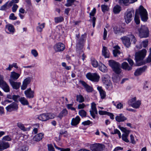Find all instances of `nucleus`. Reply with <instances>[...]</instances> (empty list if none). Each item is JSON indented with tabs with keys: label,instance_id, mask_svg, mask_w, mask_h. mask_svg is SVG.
<instances>
[{
	"label": "nucleus",
	"instance_id": "1",
	"mask_svg": "<svg viewBox=\"0 0 151 151\" xmlns=\"http://www.w3.org/2000/svg\"><path fill=\"white\" fill-rule=\"evenodd\" d=\"M138 14L140 15L142 20L144 22L147 21L148 18L147 13L146 9L142 6H140L139 9L137 10L135 12L134 20L137 24L140 23L139 17Z\"/></svg>",
	"mask_w": 151,
	"mask_h": 151
},
{
	"label": "nucleus",
	"instance_id": "2",
	"mask_svg": "<svg viewBox=\"0 0 151 151\" xmlns=\"http://www.w3.org/2000/svg\"><path fill=\"white\" fill-rule=\"evenodd\" d=\"M146 53L147 51L145 49L135 53V58L137 65L140 66L145 63V62L143 60L146 55Z\"/></svg>",
	"mask_w": 151,
	"mask_h": 151
},
{
	"label": "nucleus",
	"instance_id": "3",
	"mask_svg": "<svg viewBox=\"0 0 151 151\" xmlns=\"http://www.w3.org/2000/svg\"><path fill=\"white\" fill-rule=\"evenodd\" d=\"M138 35L141 38H146L149 35V30L147 27L144 25H141L138 29Z\"/></svg>",
	"mask_w": 151,
	"mask_h": 151
},
{
	"label": "nucleus",
	"instance_id": "4",
	"mask_svg": "<svg viewBox=\"0 0 151 151\" xmlns=\"http://www.w3.org/2000/svg\"><path fill=\"white\" fill-rule=\"evenodd\" d=\"M12 139L9 135H6L3 137L2 140H0V150H3L6 149L9 147L10 145L9 142H6L2 140L9 141Z\"/></svg>",
	"mask_w": 151,
	"mask_h": 151
},
{
	"label": "nucleus",
	"instance_id": "5",
	"mask_svg": "<svg viewBox=\"0 0 151 151\" xmlns=\"http://www.w3.org/2000/svg\"><path fill=\"white\" fill-rule=\"evenodd\" d=\"M109 66L116 73L119 74L121 73V65L119 63L112 60H109Z\"/></svg>",
	"mask_w": 151,
	"mask_h": 151
},
{
	"label": "nucleus",
	"instance_id": "6",
	"mask_svg": "<svg viewBox=\"0 0 151 151\" xmlns=\"http://www.w3.org/2000/svg\"><path fill=\"white\" fill-rule=\"evenodd\" d=\"M134 12L133 10L128 9L125 12L124 19L125 22L127 24L129 23L132 19L134 15Z\"/></svg>",
	"mask_w": 151,
	"mask_h": 151
},
{
	"label": "nucleus",
	"instance_id": "7",
	"mask_svg": "<svg viewBox=\"0 0 151 151\" xmlns=\"http://www.w3.org/2000/svg\"><path fill=\"white\" fill-rule=\"evenodd\" d=\"M102 81L107 89L110 90L112 89V84L110 81V77L108 75L103 76L102 78Z\"/></svg>",
	"mask_w": 151,
	"mask_h": 151
},
{
	"label": "nucleus",
	"instance_id": "8",
	"mask_svg": "<svg viewBox=\"0 0 151 151\" xmlns=\"http://www.w3.org/2000/svg\"><path fill=\"white\" fill-rule=\"evenodd\" d=\"M86 77L88 79L95 82H98L100 78L99 75L96 73H88L86 74Z\"/></svg>",
	"mask_w": 151,
	"mask_h": 151
},
{
	"label": "nucleus",
	"instance_id": "9",
	"mask_svg": "<svg viewBox=\"0 0 151 151\" xmlns=\"http://www.w3.org/2000/svg\"><path fill=\"white\" fill-rule=\"evenodd\" d=\"M136 98L135 97L132 98L128 101L129 105L134 108H139L141 104V101L139 100L136 101Z\"/></svg>",
	"mask_w": 151,
	"mask_h": 151
},
{
	"label": "nucleus",
	"instance_id": "10",
	"mask_svg": "<svg viewBox=\"0 0 151 151\" xmlns=\"http://www.w3.org/2000/svg\"><path fill=\"white\" fill-rule=\"evenodd\" d=\"M119 129L124 133L122 134V139L123 140L126 142H129V141L128 139V137L130 133V131L127 129L126 128L120 126H119Z\"/></svg>",
	"mask_w": 151,
	"mask_h": 151
},
{
	"label": "nucleus",
	"instance_id": "11",
	"mask_svg": "<svg viewBox=\"0 0 151 151\" xmlns=\"http://www.w3.org/2000/svg\"><path fill=\"white\" fill-rule=\"evenodd\" d=\"M86 37V34H84L81 35L80 39L79 40L77 44V49L78 50L82 49L84 45V43L85 42Z\"/></svg>",
	"mask_w": 151,
	"mask_h": 151
},
{
	"label": "nucleus",
	"instance_id": "12",
	"mask_svg": "<svg viewBox=\"0 0 151 151\" xmlns=\"http://www.w3.org/2000/svg\"><path fill=\"white\" fill-rule=\"evenodd\" d=\"M104 145L99 143H95L91 145L90 148L92 151H102Z\"/></svg>",
	"mask_w": 151,
	"mask_h": 151
},
{
	"label": "nucleus",
	"instance_id": "13",
	"mask_svg": "<svg viewBox=\"0 0 151 151\" xmlns=\"http://www.w3.org/2000/svg\"><path fill=\"white\" fill-rule=\"evenodd\" d=\"M96 104L94 102H93L91 103V110L90 111V114L93 119L95 118L96 115L95 114H98V111L96 108Z\"/></svg>",
	"mask_w": 151,
	"mask_h": 151
},
{
	"label": "nucleus",
	"instance_id": "14",
	"mask_svg": "<svg viewBox=\"0 0 151 151\" xmlns=\"http://www.w3.org/2000/svg\"><path fill=\"white\" fill-rule=\"evenodd\" d=\"M18 106L16 103L13 102L6 107V109L7 112H11L17 109Z\"/></svg>",
	"mask_w": 151,
	"mask_h": 151
},
{
	"label": "nucleus",
	"instance_id": "15",
	"mask_svg": "<svg viewBox=\"0 0 151 151\" xmlns=\"http://www.w3.org/2000/svg\"><path fill=\"white\" fill-rule=\"evenodd\" d=\"M65 48L64 45L60 42L56 44L54 46V49L56 52L62 51L64 50Z\"/></svg>",
	"mask_w": 151,
	"mask_h": 151
},
{
	"label": "nucleus",
	"instance_id": "16",
	"mask_svg": "<svg viewBox=\"0 0 151 151\" xmlns=\"http://www.w3.org/2000/svg\"><path fill=\"white\" fill-rule=\"evenodd\" d=\"M123 44L127 47L129 48L131 45L130 37H129L124 36L121 38Z\"/></svg>",
	"mask_w": 151,
	"mask_h": 151
},
{
	"label": "nucleus",
	"instance_id": "17",
	"mask_svg": "<svg viewBox=\"0 0 151 151\" xmlns=\"http://www.w3.org/2000/svg\"><path fill=\"white\" fill-rule=\"evenodd\" d=\"M24 93L26 97L28 98L32 99L34 97V92L32 91L31 88H29L25 91Z\"/></svg>",
	"mask_w": 151,
	"mask_h": 151
},
{
	"label": "nucleus",
	"instance_id": "18",
	"mask_svg": "<svg viewBox=\"0 0 151 151\" xmlns=\"http://www.w3.org/2000/svg\"><path fill=\"white\" fill-rule=\"evenodd\" d=\"M80 83L82 84L88 92H91L93 89L92 87L88 85L85 82L83 81H80Z\"/></svg>",
	"mask_w": 151,
	"mask_h": 151
},
{
	"label": "nucleus",
	"instance_id": "19",
	"mask_svg": "<svg viewBox=\"0 0 151 151\" xmlns=\"http://www.w3.org/2000/svg\"><path fill=\"white\" fill-rule=\"evenodd\" d=\"M31 78L30 77H27L24 79L23 82V83L21 86V88L22 90H25L27 87V85L31 82Z\"/></svg>",
	"mask_w": 151,
	"mask_h": 151
},
{
	"label": "nucleus",
	"instance_id": "20",
	"mask_svg": "<svg viewBox=\"0 0 151 151\" xmlns=\"http://www.w3.org/2000/svg\"><path fill=\"white\" fill-rule=\"evenodd\" d=\"M10 83L13 88L18 89L20 87L21 83L14 81L10 79L9 80Z\"/></svg>",
	"mask_w": 151,
	"mask_h": 151
},
{
	"label": "nucleus",
	"instance_id": "21",
	"mask_svg": "<svg viewBox=\"0 0 151 151\" xmlns=\"http://www.w3.org/2000/svg\"><path fill=\"white\" fill-rule=\"evenodd\" d=\"M146 68V67L144 66L142 68H140L137 69L134 73V75L136 76H138L141 75L145 71Z\"/></svg>",
	"mask_w": 151,
	"mask_h": 151
},
{
	"label": "nucleus",
	"instance_id": "22",
	"mask_svg": "<svg viewBox=\"0 0 151 151\" xmlns=\"http://www.w3.org/2000/svg\"><path fill=\"white\" fill-rule=\"evenodd\" d=\"M116 120L118 122H123L127 119V118L122 114H120L115 117Z\"/></svg>",
	"mask_w": 151,
	"mask_h": 151
},
{
	"label": "nucleus",
	"instance_id": "23",
	"mask_svg": "<svg viewBox=\"0 0 151 151\" xmlns=\"http://www.w3.org/2000/svg\"><path fill=\"white\" fill-rule=\"evenodd\" d=\"M114 32L116 34H120L124 32V28L122 27H114L113 28Z\"/></svg>",
	"mask_w": 151,
	"mask_h": 151
},
{
	"label": "nucleus",
	"instance_id": "24",
	"mask_svg": "<svg viewBox=\"0 0 151 151\" xmlns=\"http://www.w3.org/2000/svg\"><path fill=\"white\" fill-rule=\"evenodd\" d=\"M102 52V55L105 58H109V52L106 47L103 46Z\"/></svg>",
	"mask_w": 151,
	"mask_h": 151
},
{
	"label": "nucleus",
	"instance_id": "25",
	"mask_svg": "<svg viewBox=\"0 0 151 151\" xmlns=\"http://www.w3.org/2000/svg\"><path fill=\"white\" fill-rule=\"evenodd\" d=\"M0 87H1L5 92H8L10 91L9 87L5 81L1 85Z\"/></svg>",
	"mask_w": 151,
	"mask_h": 151
},
{
	"label": "nucleus",
	"instance_id": "26",
	"mask_svg": "<svg viewBox=\"0 0 151 151\" xmlns=\"http://www.w3.org/2000/svg\"><path fill=\"white\" fill-rule=\"evenodd\" d=\"M97 89L99 91L101 99H104L106 96V93L103 90L101 86H98L97 87Z\"/></svg>",
	"mask_w": 151,
	"mask_h": 151
},
{
	"label": "nucleus",
	"instance_id": "27",
	"mask_svg": "<svg viewBox=\"0 0 151 151\" xmlns=\"http://www.w3.org/2000/svg\"><path fill=\"white\" fill-rule=\"evenodd\" d=\"M28 150V147L25 145L21 144L16 151H27Z\"/></svg>",
	"mask_w": 151,
	"mask_h": 151
},
{
	"label": "nucleus",
	"instance_id": "28",
	"mask_svg": "<svg viewBox=\"0 0 151 151\" xmlns=\"http://www.w3.org/2000/svg\"><path fill=\"white\" fill-rule=\"evenodd\" d=\"M20 76V74L17 73L14 71L11 73L10 77L11 79H12L14 80H17Z\"/></svg>",
	"mask_w": 151,
	"mask_h": 151
},
{
	"label": "nucleus",
	"instance_id": "29",
	"mask_svg": "<svg viewBox=\"0 0 151 151\" xmlns=\"http://www.w3.org/2000/svg\"><path fill=\"white\" fill-rule=\"evenodd\" d=\"M81 120L80 118L78 116H76L75 118L72 119L71 124L73 126H76L78 124Z\"/></svg>",
	"mask_w": 151,
	"mask_h": 151
},
{
	"label": "nucleus",
	"instance_id": "30",
	"mask_svg": "<svg viewBox=\"0 0 151 151\" xmlns=\"http://www.w3.org/2000/svg\"><path fill=\"white\" fill-rule=\"evenodd\" d=\"M44 134L42 133H40L35 135L33 137L34 140L36 141H40L42 138Z\"/></svg>",
	"mask_w": 151,
	"mask_h": 151
},
{
	"label": "nucleus",
	"instance_id": "31",
	"mask_svg": "<svg viewBox=\"0 0 151 151\" xmlns=\"http://www.w3.org/2000/svg\"><path fill=\"white\" fill-rule=\"evenodd\" d=\"M6 30H8L11 33H13L15 31V29L13 26L10 24L6 25Z\"/></svg>",
	"mask_w": 151,
	"mask_h": 151
},
{
	"label": "nucleus",
	"instance_id": "32",
	"mask_svg": "<svg viewBox=\"0 0 151 151\" xmlns=\"http://www.w3.org/2000/svg\"><path fill=\"white\" fill-rule=\"evenodd\" d=\"M122 68L125 70H132L131 66L129 65L126 62H124L122 64Z\"/></svg>",
	"mask_w": 151,
	"mask_h": 151
},
{
	"label": "nucleus",
	"instance_id": "33",
	"mask_svg": "<svg viewBox=\"0 0 151 151\" xmlns=\"http://www.w3.org/2000/svg\"><path fill=\"white\" fill-rule=\"evenodd\" d=\"M40 120L42 121H46L48 120L47 113H44L40 114L38 117Z\"/></svg>",
	"mask_w": 151,
	"mask_h": 151
},
{
	"label": "nucleus",
	"instance_id": "34",
	"mask_svg": "<svg viewBox=\"0 0 151 151\" xmlns=\"http://www.w3.org/2000/svg\"><path fill=\"white\" fill-rule=\"evenodd\" d=\"M19 100L23 105H27L29 104L28 100L24 97H21L19 99Z\"/></svg>",
	"mask_w": 151,
	"mask_h": 151
},
{
	"label": "nucleus",
	"instance_id": "35",
	"mask_svg": "<svg viewBox=\"0 0 151 151\" xmlns=\"http://www.w3.org/2000/svg\"><path fill=\"white\" fill-rule=\"evenodd\" d=\"M68 114V111L65 109H64L59 114L58 117L61 119L62 118Z\"/></svg>",
	"mask_w": 151,
	"mask_h": 151
},
{
	"label": "nucleus",
	"instance_id": "36",
	"mask_svg": "<svg viewBox=\"0 0 151 151\" xmlns=\"http://www.w3.org/2000/svg\"><path fill=\"white\" fill-rule=\"evenodd\" d=\"M121 10V7L118 5H116L113 8V12L114 13L117 14L119 13Z\"/></svg>",
	"mask_w": 151,
	"mask_h": 151
},
{
	"label": "nucleus",
	"instance_id": "37",
	"mask_svg": "<svg viewBox=\"0 0 151 151\" xmlns=\"http://www.w3.org/2000/svg\"><path fill=\"white\" fill-rule=\"evenodd\" d=\"M114 48L115 49L113 50V54L114 56L116 57L120 53V51L118 50V49H120V48L119 46H116Z\"/></svg>",
	"mask_w": 151,
	"mask_h": 151
},
{
	"label": "nucleus",
	"instance_id": "38",
	"mask_svg": "<svg viewBox=\"0 0 151 151\" xmlns=\"http://www.w3.org/2000/svg\"><path fill=\"white\" fill-rule=\"evenodd\" d=\"M99 69L100 71L103 72H105L107 70L106 67L102 63L99 65Z\"/></svg>",
	"mask_w": 151,
	"mask_h": 151
},
{
	"label": "nucleus",
	"instance_id": "39",
	"mask_svg": "<svg viewBox=\"0 0 151 151\" xmlns=\"http://www.w3.org/2000/svg\"><path fill=\"white\" fill-rule=\"evenodd\" d=\"M76 100L79 103H82L84 101L83 97L81 95H78L76 96Z\"/></svg>",
	"mask_w": 151,
	"mask_h": 151
},
{
	"label": "nucleus",
	"instance_id": "40",
	"mask_svg": "<svg viewBox=\"0 0 151 151\" xmlns=\"http://www.w3.org/2000/svg\"><path fill=\"white\" fill-rule=\"evenodd\" d=\"M56 23L60 22L64 20L63 18L61 16L56 17L54 19Z\"/></svg>",
	"mask_w": 151,
	"mask_h": 151
},
{
	"label": "nucleus",
	"instance_id": "41",
	"mask_svg": "<svg viewBox=\"0 0 151 151\" xmlns=\"http://www.w3.org/2000/svg\"><path fill=\"white\" fill-rule=\"evenodd\" d=\"M91 63L92 66L94 68H96L98 66V62L94 58L91 59Z\"/></svg>",
	"mask_w": 151,
	"mask_h": 151
},
{
	"label": "nucleus",
	"instance_id": "42",
	"mask_svg": "<svg viewBox=\"0 0 151 151\" xmlns=\"http://www.w3.org/2000/svg\"><path fill=\"white\" fill-rule=\"evenodd\" d=\"M17 124L18 127H19L22 130H23L24 131H27V128H25L24 125L23 124L20 123H17Z\"/></svg>",
	"mask_w": 151,
	"mask_h": 151
},
{
	"label": "nucleus",
	"instance_id": "43",
	"mask_svg": "<svg viewBox=\"0 0 151 151\" xmlns=\"http://www.w3.org/2000/svg\"><path fill=\"white\" fill-rule=\"evenodd\" d=\"M45 24L42 23L37 27V30L39 32H41L42 29L45 27Z\"/></svg>",
	"mask_w": 151,
	"mask_h": 151
},
{
	"label": "nucleus",
	"instance_id": "44",
	"mask_svg": "<svg viewBox=\"0 0 151 151\" xmlns=\"http://www.w3.org/2000/svg\"><path fill=\"white\" fill-rule=\"evenodd\" d=\"M102 11L103 12H105L106 11L108 10L109 8L107 5H102L101 6Z\"/></svg>",
	"mask_w": 151,
	"mask_h": 151
},
{
	"label": "nucleus",
	"instance_id": "45",
	"mask_svg": "<svg viewBox=\"0 0 151 151\" xmlns=\"http://www.w3.org/2000/svg\"><path fill=\"white\" fill-rule=\"evenodd\" d=\"M79 114L82 117H85L86 116V113L83 110H81L79 111Z\"/></svg>",
	"mask_w": 151,
	"mask_h": 151
},
{
	"label": "nucleus",
	"instance_id": "46",
	"mask_svg": "<svg viewBox=\"0 0 151 151\" xmlns=\"http://www.w3.org/2000/svg\"><path fill=\"white\" fill-rule=\"evenodd\" d=\"M76 0H67L66 4H65V6H71L72 4Z\"/></svg>",
	"mask_w": 151,
	"mask_h": 151
},
{
	"label": "nucleus",
	"instance_id": "47",
	"mask_svg": "<svg viewBox=\"0 0 151 151\" xmlns=\"http://www.w3.org/2000/svg\"><path fill=\"white\" fill-rule=\"evenodd\" d=\"M47 114L48 120L50 119H53L55 116V115L54 114L52 113H47Z\"/></svg>",
	"mask_w": 151,
	"mask_h": 151
},
{
	"label": "nucleus",
	"instance_id": "48",
	"mask_svg": "<svg viewBox=\"0 0 151 151\" xmlns=\"http://www.w3.org/2000/svg\"><path fill=\"white\" fill-rule=\"evenodd\" d=\"M128 36L129 37L130 39H131L132 41L133 42L134 44H135L137 40L134 36L132 34L129 35Z\"/></svg>",
	"mask_w": 151,
	"mask_h": 151
},
{
	"label": "nucleus",
	"instance_id": "49",
	"mask_svg": "<svg viewBox=\"0 0 151 151\" xmlns=\"http://www.w3.org/2000/svg\"><path fill=\"white\" fill-rule=\"evenodd\" d=\"M112 103L115 106L117 109H121L123 108V105L121 103H119L116 105L114 101H113Z\"/></svg>",
	"mask_w": 151,
	"mask_h": 151
},
{
	"label": "nucleus",
	"instance_id": "50",
	"mask_svg": "<svg viewBox=\"0 0 151 151\" xmlns=\"http://www.w3.org/2000/svg\"><path fill=\"white\" fill-rule=\"evenodd\" d=\"M19 1V0H12L8 5V6H9V7L11 6L14 4L17 3Z\"/></svg>",
	"mask_w": 151,
	"mask_h": 151
},
{
	"label": "nucleus",
	"instance_id": "51",
	"mask_svg": "<svg viewBox=\"0 0 151 151\" xmlns=\"http://www.w3.org/2000/svg\"><path fill=\"white\" fill-rule=\"evenodd\" d=\"M150 54L146 60L147 63H150L151 62V48H150Z\"/></svg>",
	"mask_w": 151,
	"mask_h": 151
},
{
	"label": "nucleus",
	"instance_id": "52",
	"mask_svg": "<svg viewBox=\"0 0 151 151\" xmlns=\"http://www.w3.org/2000/svg\"><path fill=\"white\" fill-rule=\"evenodd\" d=\"M9 19L12 20H15L17 19V17L15 16L14 14L12 13H11L9 16Z\"/></svg>",
	"mask_w": 151,
	"mask_h": 151
},
{
	"label": "nucleus",
	"instance_id": "53",
	"mask_svg": "<svg viewBox=\"0 0 151 151\" xmlns=\"http://www.w3.org/2000/svg\"><path fill=\"white\" fill-rule=\"evenodd\" d=\"M31 53L34 57H37L38 55V53L35 50H31Z\"/></svg>",
	"mask_w": 151,
	"mask_h": 151
},
{
	"label": "nucleus",
	"instance_id": "54",
	"mask_svg": "<svg viewBox=\"0 0 151 151\" xmlns=\"http://www.w3.org/2000/svg\"><path fill=\"white\" fill-rule=\"evenodd\" d=\"M129 2V0H119V3L121 4H125Z\"/></svg>",
	"mask_w": 151,
	"mask_h": 151
},
{
	"label": "nucleus",
	"instance_id": "55",
	"mask_svg": "<svg viewBox=\"0 0 151 151\" xmlns=\"http://www.w3.org/2000/svg\"><path fill=\"white\" fill-rule=\"evenodd\" d=\"M127 60L128 62H129V65H130V66H131V69L132 68V66L134 65V62L130 58H128Z\"/></svg>",
	"mask_w": 151,
	"mask_h": 151
},
{
	"label": "nucleus",
	"instance_id": "56",
	"mask_svg": "<svg viewBox=\"0 0 151 151\" xmlns=\"http://www.w3.org/2000/svg\"><path fill=\"white\" fill-rule=\"evenodd\" d=\"M13 6L12 7V11L13 12H15L18 7V6L16 4H13Z\"/></svg>",
	"mask_w": 151,
	"mask_h": 151
},
{
	"label": "nucleus",
	"instance_id": "57",
	"mask_svg": "<svg viewBox=\"0 0 151 151\" xmlns=\"http://www.w3.org/2000/svg\"><path fill=\"white\" fill-rule=\"evenodd\" d=\"M130 138L131 143L134 144H135L136 143V142L134 140V137L133 135L131 134L130 135Z\"/></svg>",
	"mask_w": 151,
	"mask_h": 151
},
{
	"label": "nucleus",
	"instance_id": "58",
	"mask_svg": "<svg viewBox=\"0 0 151 151\" xmlns=\"http://www.w3.org/2000/svg\"><path fill=\"white\" fill-rule=\"evenodd\" d=\"M148 44V41L147 40H145L142 42V45L144 47H146L147 46Z\"/></svg>",
	"mask_w": 151,
	"mask_h": 151
},
{
	"label": "nucleus",
	"instance_id": "59",
	"mask_svg": "<svg viewBox=\"0 0 151 151\" xmlns=\"http://www.w3.org/2000/svg\"><path fill=\"white\" fill-rule=\"evenodd\" d=\"M85 106V105L83 103H82V104H79L78 106V109H82Z\"/></svg>",
	"mask_w": 151,
	"mask_h": 151
},
{
	"label": "nucleus",
	"instance_id": "60",
	"mask_svg": "<svg viewBox=\"0 0 151 151\" xmlns=\"http://www.w3.org/2000/svg\"><path fill=\"white\" fill-rule=\"evenodd\" d=\"M96 9L94 8L92 11L90 13L89 15L90 16H93L96 13Z\"/></svg>",
	"mask_w": 151,
	"mask_h": 151
},
{
	"label": "nucleus",
	"instance_id": "61",
	"mask_svg": "<svg viewBox=\"0 0 151 151\" xmlns=\"http://www.w3.org/2000/svg\"><path fill=\"white\" fill-rule=\"evenodd\" d=\"M108 112L106 111L99 110V113L100 115H107Z\"/></svg>",
	"mask_w": 151,
	"mask_h": 151
},
{
	"label": "nucleus",
	"instance_id": "62",
	"mask_svg": "<svg viewBox=\"0 0 151 151\" xmlns=\"http://www.w3.org/2000/svg\"><path fill=\"white\" fill-rule=\"evenodd\" d=\"M91 123V121L90 120H88L83 122L82 124L84 125H89Z\"/></svg>",
	"mask_w": 151,
	"mask_h": 151
},
{
	"label": "nucleus",
	"instance_id": "63",
	"mask_svg": "<svg viewBox=\"0 0 151 151\" xmlns=\"http://www.w3.org/2000/svg\"><path fill=\"white\" fill-rule=\"evenodd\" d=\"M107 35V31L106 29L104 28V37L103 39L104 40H105L106 38V37Z\"/></svg>",
	"mask_w": 151,
	"mask_h": 151
},
{
	"label": "nucleus",
	"instance_id": "64",
	"mask_svg": "<svg viewBox=\"0 0 151 151\" xmlns=\"http://www.w3.org/2000/svg\"><path fill=\"white\" fill-rule=\"evenodd\" d=\"M8 4V2H7L5 4H4V5L2 6L0 9V10H5L7 6V4Z\"/></svg>",
	"mask_w": 151,
	"mask_h": 151
}]
</instances>
